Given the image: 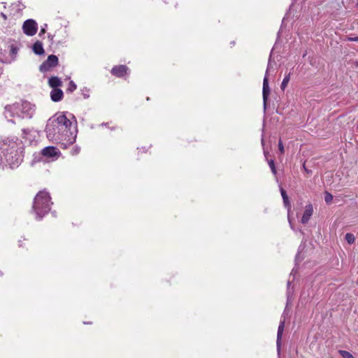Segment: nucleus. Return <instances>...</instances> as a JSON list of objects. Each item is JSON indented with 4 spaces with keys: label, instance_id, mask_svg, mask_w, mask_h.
<instances>
[{
    "label": "nucleus",
    "instance_id": "obj_1",
    "mask_svg": "<svg viewBox=\"0 0 358 358\" xmlns=\"http://www.w3.org/2000/svg\"><path fill=\"white\" fill-rule=\"evenodd\" d=\"M46 135L51 141H66L72 144L77 134L76 120L68 118L64 113H58L50 117L45 128Z\"/></svg>",
    "mask_w": 358,
    "mask_h": 358
},
{
    "label": "nucleus",
    "instance_id": "obj_2",
    "mask_svg": "<svg viewBox=\"0 0 358 358\" xmlns=\"http://www.w3.org/2000/svg\"><path fill=\"white\" fill-rule=\"evenodd\" d=\"M22 147L20 144L14 141H8L1 147L2 156L0 164L3 166H9L10 168L18 166L22 161Z\"/></svg>",
    "mask_w": 358,
    "mask_h": 358
},
{
    "label": "nucleus",
    "instance_id": "obj_3",
    "mask_svg": "<svg viewBox=\"0 0 358 358\" xmlns=\"http://www.w3.org/2000/svg\"><path fill=\"white\" fill-rule=\"evenodd\" d=\"M35 113V106L28 101L15 103L5 108V115L17 116L20 118L30 119Z\"/></svg>",
    "mask_w": 358,
    "mask_h": 358
},
{
    "label": "nucleus",
    "instance_id": "obj_4",
    "mask_svg": "<svg viewBox=\"0 0 358 358\" xmlns=\"http://www.w3.org/2000/svg\"><path fill=\"white\" fill-rule=\"evenodd\" d=\"M52 204L50 194L45 190L40 191L35 196L32 210L36 214V219H41L50 210Z\"/></svg>",
    "mask_w": 358,
    "mask_h": 358
},
{
    "label": "nucleus",
    "instance_id": "obj_5",
    "mask_svg": "<svg viewBox=\"0 0 358 358\" xmlns=\"http://www.w3.org/2000/svg\"><path fill=\"white\" fill-rule=\"evenodd\" d=\"M273 69V64L271 62V57L269 58L267 69L266 71L265 76L263 81V90H262V96H263V101H264V108L266 109V101L270 93V88L268 85V73L271 69Z\"/></svg>",
    "mask_w": 358,
    "mask_h": 358
},
{
    "label": "nucleus",
    "instance_id": "obj_6",
    "mask_svg": "<svg viewBox=\"0 0 358 358\" xmlns=\"http://www.w3.org/2000/svg\"><path fill=\"white\" fill-rule=\"evenodd\" d=\"M22 29L26 35L32 36L35 35L37 31L38 24L35 20L29 19L24 22Z\"/></svg>",
    "mask_w": 358,
    "mask_h": 358
},
{
    "label": "nucleus",
    "instance_id": "obj_7",
    "mask_svg": "<svg viewBox=\"0 0 358 358\" xmlns=\"http://www.w3.org/2000/svg\"><path fill=\"white\" fill-rule=\"evenodd\" d=\"M58 64V58L56 55H49L48 59L40 66L39 69L45 73L55 67Z\"/></svg>",
    "mask_w": 358,
    "mask_h": 358
},
{
    "label": "nucleus",
    "instance_id": "obj_8",
    "mask_svg": "<svg viewBox=\"0 0 358 358\" xmlns=\"http://www.w3.org/2000/svg\"><path fill=\"white\" fill-rule=\"evenodd\" d=\"M41 153L43 156L46 157L47 158H53L57 157L60 152L55 147L48 146L44 148L42 150Z\"/></svg>",
    "mask_w": 358,
    "mask_h": 358
},
{
    "label": "nucleus",
    "instance_id": "obj_9",
    "mask_svg": "<svg viewBox=\"0 0 358 358\" xmlns=\"http://www.w3.org/2000/svg\"><path fill=\"white\" fill-rule=\"evenodd\" d=\"M129 69L125 65L115 66L112 68L111 73L118 78L122 77L124 75L127 73Z\"/></svg>",
    "mask_w": 358,
    "mask_h": 358
},
{
    "label": "nucleus",
    "instance_id": "obj_10",
    "mask_svg": "<svg viewBox=\"0 0 358 358\" xmlns=\"http://www.w3.org/2000/svg\"><path fill=\"white\" fill-rule=\"evenodd\" d=\"M284 327H285V320L280 321V324L278 326V333H277L276 344H277L278 352L279 355L280 352L281 339H282V333L284 331Z\"/></svg>",
    "mask_w": 358,
    "mask_h": 358
},
{
    "label": "nucleus",
    "instance_id": "obj_11",
    "mask_svg": "<svg viewBox=\"0 0 358 358\" xmlns=\"http://www.w3.org/2000/svg\"><path fill=\"white\" fill-rule=\"evenodd\" d=\"M313 213V208L312 204H308L306 206L305 211L301 218V222L306 224L310 220Z\"/></svg>",
    "mask_w": 358,
    "mask_h": 358
},
{
    "label": "nucleus",
    "instance_id": "obj_12",
    "mask_svg": "<svg viewBox=\"0 0 358 358\" xmlns=\"http://www.w3.org/2000/svg\"><path fill=\"white\" fill-rule=\"evenodd\" d=\"M64 96V93L62 90L57 88V89H52L50 92V98L52 101L54 102L59 101L62 99Z\"/></svg>",
    "mask_w": 358,
    "mask_h": 358
},
{
    "label": "nucleus",
    "instance_id": "obj_13",
    "mask_svg": "<svg viewBox=\"0 0 358 358\" xmlns=\"http://www.w3.org/2000/svg\"><path fill=\"white\" fill-rule=\"evenodd\" d=\"M62 81L58 77H51L48 80L49 85L53 89H57L58 87L62 86Z\"/></svg>",
    "mask_w": 358,
    "mask_h": 358
},
{
    "label": "nucleus",
    "instance_id": "obj_14",
    "mask_svg": "<svg viewBox=\"0 0 358 358\" xmlns=\"http://www.w3.org/2000/svg\"><path fill=\"white\" fill-rule=\"evenodd\" d=\"M280 190L281 196L282 197L283 203H284L285 207L287 208L288 212H289L290 208H291V205H290V203L289 201L288 196H287L285 190L282 187H280Z\"/></svg>",
    "mask_w": 358,
    "mask_h": 358
},
{
    "label": "nucleus",
    "instance_id": "obj_15",
    "mask_svg": "<svg viewBox=\"0 0 358 358\" xmlns=\"http://www.w3.org/2000/svg\"><path fill=\"white\" fill-rule=\"evenodd\" d=\"M33 51L36 55H43L44 53V49L42 43L36 41L33 45Z\"/></svg>",
    "mask_w": 358,
    "mask_h": 358
},
{
    "label": "nucleus",
    "instance_id": "obj_16",
    "mask_svg": "<svg viewBox=\"0 0 358 358\" xmlns=\"http://www.w3.org/2000/svg\"><path fill=\"white\" fill-rule=\"evenodd\" d=\"M290 80V73L286 75L281 83L280 88L282 90H285V89L287 87V84Z\"/></svg>",
    "mask_w": 358,
    "mask_h": 358
},
{
    "label": "nucleus",
    "instance_id": "obj_17",
    "mask_svg": "<svg viewBox=\"0 0 358 358\" xmlns=\"http://www.w3.org/2000/svg\"><path fill=\"white\" fill-rule=\"evenodd\" d=\"M345 238L346 241H347L349 244H352V243H355V236H354L352 234H350V233H347V234H345Z\"/></svg>",
    "mask_w": 358,
    "mask_h": 358
},
{
    "label": "nucleus",
    "instance_id": "obj_18",
    "mask_svg": "<svg viewBox=\"0 0 358 358\" xmlns=\"http://www.w3.org/2000/svg\"><path fill=\"white\" fill-rule=\"evenodd\" d=\"M339 353L343 358H355L350 352L345 350H340Z\"/></svg>",
    "mask_w": 358,
    "mask_h": 358
},
{
    "label": "nucleus",
    "instance_id": "obj_19",
    "mask_svg": "<svg viewBox=\"0 0 358 358\" xmlns=\"http://www.w3.org/2000/svg\"><path fill=\"white\" fill-rule=\"evenodd\" d=\"M77 86L75 84V83L72 80H71L69 83V87L67 88V92H73V91L76 90Z\"/></svg>",
    "mask_w": 358,
    "mask_h": 358
},
{
    "label": "nucleus",
    "instance_id": "obj_20",
    "mask_svg": "<svg viewBox=\"0 0 358 358\" xmlns=\"http://www.w3.org/2000/svg\"><path fill=\"white\" fill-rule=\"evenodd\" d=\"M324 200L326 203H329L333 200V196L330 193L326 192L324 194Z\"/></svg>",
    "mask_w": 358,
    "mask_h": 358
},
{
    "label": "nucleus",
    "instance_id": "obj_21",
    "mask_svg": "<svg viewBox=\"0 0 358 358\" xmlns=\"http://www.w3.org/2000/svg\"><path fill=\"white\" fill-rule=\"evenodd\" d=\"M10 54L13 56H15L17 53V51H18V49L14 45H11L10 46Z\"/></svg>",
    "mask_w": 358,
    "mask_h": 358
},
{
    "label": "nucleus",
    "instance_id": "obj_22",
    "mask_svg": "<svg viewBox=\"0 0 358 358\" xmlns=\"http://www.w3.org/2000/svg\"><path fill=\"white\" fill-rule=\"evenodd\" d=\"M278 149H279L280 154L282 155L285 152V148H284V145H283V143L281 140H280L278 142Z\"/></svg>",
    "mask_w": 358,
    "mask_h": 358
},
{
    "label": "nucleus",
    "instance_id": "obj_23",
    "mask_svg": "<svg viewBox=\"0 0 358 358\" xmlns=\"http://www.w3.org/2000/svg\"><path fill=\"white\" fill-rule=\"evenodd\" d=\"M0 62L3 63H7L8 62L6 59L3 58V55L2 52H0Z\"/></svg>",
    "mask_w": 358,
    "mask_h": 358
},
{
    "label": "nucleus",
    "instance_id": "obj_24",
    "mask_svg": "<svg viewBox=\"0 0 358 358\" xmlns=\"http://www.w3.org/2000/svg\"><path fill=\"white\" fill-rule=\"evenodd\" d=\"M48 25L45 24L43 27H41L40 34H44L45 32V29L47 28Z\"/></svg>",
    "mask_w": 358,
    "mask_h": 358
},
{
    "label": "nucleus",
    "instance_id": "obj_25",
    "mask_svg": "<svg viewBox=\"0 0 358 358\" xmlns=\"http://www.w3.org/2000/svg\"><path fill=\"white\" fill-rule=\"evenodd\" d=\"M268 165H269V167L271 168L273 166H275V162L273 159H270L269 161H268Z\"/></svg>",
    "mask_w": 358,
    "mask_h": 358
},
{
    "label": "nucleus",
    "instance_id": "obj_26",
    "mask_svg": "<svg viewBox=\"0 0 358 358\" xmlns=\"http://www.w3.org/2000/svg\"><path fill=\"white\" fill-rule=\"evenodd\" d=\"M303 168L304 171H305L307 173H308V174L312 173V171H310V170H308V169H306V166H305V163L303 164Z\"/></svg>",
    "mask_w": 358,
    "mask_h": 358
},
{
    "label": "nucleus",
    "instance_id": "obj_27",
    "mask_svg": "<svg viewBox=\"0 0 358 358\" xmlns=\"http://www.w3.org/2000/svg\"><path fill=\"white\" fill-rule=\"evenodd\" d=\"M80 150L79 148H74L73 150H72V154L73 155H77L78 152H79Z\"/></svg>",
    "mask_w": 358,
    "mask_h": 358
},
{
    "label": "nucleus",
    "instance_id": "obj_28",
    "mask_svg": "<svg viewBox=\"0 0 358 358\" xmlns=\"http://www.w3.org/2000/svg\"><path fill=\"white\" fill-rule=\"evenodd\" d=\"M271 169L272 173H273L274 175H275V174H276V173H277V171H276V169H275V166H274L271 167Z\"/></svg>",
    "mask_w": 358,
    "mask_h": 358
},
{
    "label": "nucleus",
    "instance_id": "obj_29",
    "mask_svg": "<svg viewBox=\"0 0 358 358\" xmlns=\"http://www.w3.org/2000/svg\"><path fill=\"white\" fill-rule=\"evenodd\" d=\"M271 169L272 173H273L274 175H275V174H276V173H277V171H276V169H275V166H274L271 167Z\"/></svg>",
    "mask_w": 358,
    "mask_h": 358
},
{
    "label": "nucleus",
    "instance_id": "obj_30",
    "mask_svg": "<svg viewBox=\"0 0 358 358\" xmlns=\"http://www.w3.org/2000/svg\"><path fill=\"white\" fill-rule=\"evenodd\" d=\"M288 220H289V224H290L291 228H292L293 230H294V227L292 226V222H291L290 218H289V216H288Z\"/></svg>",
    "mask_w": 358,
    "mask_h": 358
},
{
    "label": "nucleus",
    "instance_id": "obj_31",
    "mask_svg": "<svg viewBox=\"0 0 358 358\" xmlns=\"http://www.w3.org/2000/svg\"><path fill=\"white\" fill-rule=\"evenodd\" d=\"M264 156H265L266 157H267V155H268V152L264 150Z\"/></svg>",
    "mask_w": 358,
    "mask_h": 358
},
{
    "label": "nucleus",
    "instance_id": "obj_32",
    "mask_svg": "<svg viewBox=\"0 0 358 358\" xmlns=\"http://www.w3.org/2000/svg\"><path fill=\"white\" fill-rule=\"evenodd\" d=\"M1 16L6 20L7 18L6 15L5 14H3V13H1Z\"/></svg>",
    "mask_w": 358,
    "mask_h": 358
},
{
    "label": "nucleus",
    "instance_id": "obj_33",
    "mask_svg": "<svg viewBox=\"0 0 358 358\" xmlns=\"http://www.w3.org/2000/svg\"><path fill=\"white\" fill-rule=\"evenodd\" d=\"M262 145L264 146V139H263V138L262 139Z\"/></svg>",
    "mask_w": 358,
    "mask_h": 358
},
{
    "label": "nucleus",
    "instance_id": "obj_34",
    "mask_svg": "<svg viewBox=\"0 0 358 358\" xmlns=\"http://www.w3.org/2000/svg\"><path fill=\"white\" fill-rule=\"evenodd\" d=\"M22 131L26 134L27 133V130L26 129H22Z\"/></svg>",
    "mask_w": 358,
    "mask_h": 358
},
{
    "label": "nucleus",
    "instance_id": "obj_35",
    "mask_svg": "<svg viewBox=\"0 0 358 358\" xmlns=\"http://www.w3.org/2000/svg\"><path fill=\"white\" fill-rule=\"evenodd\" d=\"M289 285H290V282H289V281H288V282H287V286H289Z\"/></svg>",
    "mask_w": 358,
    "mask_h": 358
},
{
    "label": "nucleus",
    "instance_id": "obj_36",
    "mask_svg": "<svg viewBox=\"0 0 358 358\" xmlns=\"http://www.w3.org/2000/svg\"><path fill=\"white\" fill-rule=\"evenodd\" d=\"M357 130H358V124H357Z\"/></svg>",
    "mask_w": 358,
    "mask_h": 358
},
{
    "label": "nucleus",
    "instance_id": "obj_37",
    "mask_svg": "<svg viewBox=\"0 0 358 358\" xmlns=\"http://www.w3.org/2000/svg\"><path fill=\"white\" fill-rule=\"evenodd\" d=\"M357 6H358V2H357Z\"/></svg>",
    "mask_w": 358,
    "mask_h": 358
}]
</instances>
